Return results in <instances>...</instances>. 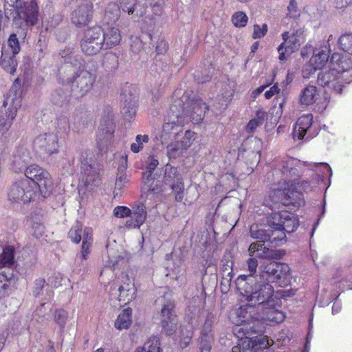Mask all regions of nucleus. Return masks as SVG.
<instances>
[{"instance_id":"nucleus-1","label":"nucleus","mask_w":352,"mask_h":352,"mask_svg":"<svg viewBox=\"0 0 352 352\" xmlns=\"http://www.w3.org/2000/svg\"><path fill=\"white\" fill-rule=\"evenodd\" d=\"M235 287L239 294L247 301L241 307L239 316L243 317V324L237 325L234 331L239 338L252 339V334H261L264 331V326L259 321L258 311H264L274 306L272 298L274 288L270 283L261 279L257 276L239 275L235 280Z\"/></svg>"},{"instance_id":"nucleus-2","label":"nucleus","mask_w":352,"mask_h":352,"mask_svg":"<svg viewBox=\"0 0 352 352\" xmlns=\"http://www.w3.org/2000/svg\"><path fill=\"white\" fill-rule=\"evenodd\" d=\"M60 66L56 79L58 84L70 85L72 94L77 98L92 89L96 76L85 69V61L74 47H67L59 52Z\"/></svg>"},{"instance_id":"nucleus-3","label":"nucleus","mask_w":352,"mask_h":352,"mask_svg":"<svg viewBox=\"0 0 352 352\" xmlns=\"http://www.w3.org/2000/svg\"><path fill=\"white\" fill-rule=\"evenodd\" d=\"M278 170L282 175L284 187L274 189L270 196L272 201L280 203L283 206L298 208L303 202L302 194L297 190L298 184V168L294 166V160H281L278 164Z\"/></svg>"},{"instance_id":"nucleus-4","label":"nucleus","mask_w":352,"mask_h":352,"mask_svg":"<svg viewBox=\"0 0 352 352\" xmlns=\"http://www.w3.org/2000/svg\"><path fill=\"white\" fill-rule=\"evenodd\" d=\"M331 64L332 68L328 72L318 74V84L341 94L344 84L352 80V58L349 55L334 53L331 58Z\"/></svg>"},{"instance_id":"nucleus-5","label":"nucleus","mask_w":352,"mask_h":352,"mask_svg":"<svg viewBox=\"0 0 352 352\" xmlns=\"http://www.w3.org/2000/svg\"><path fill=\"white\" fill-rule=\"evenodd\" d=\"M179 94L175 93L174 100H181L182 104L178 107L179 114L184 119L185 122L191 121L195 124L199 123L204 118L205 113L208 109L207 104L200 98L195 95L188 96L184 94L181 98Z\"/></svg>"},{"instance_id":"nucleus-6","label":"nucleus","mask_w":352,"mask_h":352,"mask_svg":"<svg viewBox=\"0 0 352 352\" xmlns=\"http://www.w3.org/2000/svg\"><path fill=\"white\" fill-rule=\"evenodd\" d=\"M181 104H182L181 100H174L170 106L169 111L162 126L161 134L162 143L168 140H176L182 133L183 125L186 122L178 110V107H181Z\"/></svg>"},{"instance_id":"nucleus-7","label":"nucleus","mask_w":352,"mask_h":352,"mask_svg":"<svg viewBox=\"0 0 352 352\" xmlns=\"http://www.w3.org/2000/svg\"><path fill=\"white\" fill-rule=\"evenodd\" d=\"M256 276L268 283L287 285L290 276V267L286 263L277 261L263 263L260 265L259 274Z\"/></svg>"},{"instance_id":"nucleus-8","label":"nucleus","mask_w":352,"mask_h":352,"mask_svg":"<svg viewBox=\"0 0 352 352\" xmlns=\"http://www.w3.org/2000/svg\"><path fill=\"white\" fill-rule=\"evenodd\" d=\"M24 172L25 178L33 181L36 188L43 198L47 197L52 192L53 182L50 173L36 164L28 166Z\"/></svg>"},{"instance_id":"nucleus-9","label":"nucleus","mask_w":352,"mask_h":352,"mask_svg":"<svg viewBox=\"0 0 352 352\" xmlns=\"http://www.w3.org/2000/svg\"><path fill=\"white\" fill-rule=\"evenodd\" d=\"M36 188V184L28 179H22L14 182L10 188L8 197L10 200L23 203L30 202L40 195Z\"/></svg>"},{"instance_id":"nucleus-10","label":"nucleus","mask_w":352,"mask_h":352,"mask_svg":"<svg viewBox=\"0 0 352 352\" xmlns=\"http://www.w3.org/2000/svg\"><path fill=\"white\" fill-rule=\"evenodd\" d=\"M104 46L102 29L100 26H94L87 29L80 41V47L83 53L88 56L98 54Z\"/></svg>"},{"instance_id":"nucleus-11","label":"nucleus","mask_w":352,"mask_h":352,"mask_svg":"<svg viewBox=\"0 0 352 352\" xmlns=\"http://www.w3.org/2000/svg\"><path fill=\"white\" fill-rule=\"evenodd\" d=\"M267 217V224L278 226L283 232H294L298 227V220L292 213L282 210L274 212Z\"/></svg>"},{"instance_id":"nucleus-12","label":"nucleus","mask_w":352,"mask_h":352,"mask_svg":"<svg viewBox=\"0 0 352 352\" xmlns=\"http://www.w3.org/2000/svg\"><path fill=\"white\" fill-rule=\"evenodd\" d=\"M164 182L175 193V201H182L184 196V184L177 168L168 164L166 166Z\"/></svg>"},{"instance_id":"nucleus-13","label":"nucleus","mask_w":352,"mask_h":352,"mask_svg":"<svg viewBox=\"0 0 352 352\" xmlns=\"http://www.w3.org/2000/svg\"><path fill=\"white\" fill-rule=\"evenodd\" d=\"M161 327L166 335L170 336L177 329V316L175 311V305L171 300L166 301L161 310Z\"/></svg>"},{"instance_id":"nucleus-14","label":"nucleus","mask_w":352,"mask_h":352,"mask_svg":"<svg viewBox=\"0 0 352 352\" xmlns=\"http://www.w3.org/2000/svg\"><path fill=\"white\" fill-rule=\"evenodd\" d=\"M82 154L81 161V180L84 185L88 188L98 186L100 184V179L97 168L95 167V162L92 158H87V154Z\"/></svg>"},{"instance_id":"nucleus-15","label":"nucleus","mask_w":352,"mask_h":352,"mask_svg":"<svg viewBox=\"0 0 352 352\" xmlns=\"http://www.w3.org/2000/svg\"><path fill=\"white\" fill-rule=\"evenodd\" d=\"M34 148L41 154L50 155L58 153V135L54 133H44L40 134L34 141Z\"/></svg>"},{"instance_id":"nucleus-16","label":"nucleus","mask_w":352,"mask_h":352,"mask_svg":"<svg viewBox=\"0 0 352 352\" xmlns=\"http://www.w3.org/2000/svg\"><path fill=\"white\" fill-rule=\"evenodd\" d=\"M214 317L211 314L207 315L199 337V352H210L214 342L212 325Z\"/></svg>"},{"instance_id":"nucleus-17","label":"nucleus","mask_w":352,"mask_h":352,"mask_svg":"<svg viewBox=\"0 0 352 352\" xmlns=\"http://www.w3.org/2000/svg\"><path fill=\"white\" fill-rule=\"evenodd\" d=\"M313 122V115L311 113L301 116L296 121L294 129V139L302 140L306 141L311 139L313 135L311 133V128Z\"/></svg>"},{"instance_id":"nucleus-18","label":"nucleus","mask_w":352,"mask_h":352,"mask_svg":"<svg viewBox=\"0 0 352 352\" xmlns=\"http://www.w3.org/2000/svg\"><path fill=\"white\" fill-rule=\"evenodd\" d=\"M20 26L23 23L34 25L38 20V7L35 0L23 2L19 6Z\"/></svg>"},{"instance_id":"nucleus-19","label":"nucleus","mask_w":352,"mask_h":352,"mask_svg":"<svg viewBox=\"0 0 352 352\" xmlns=\"http://www.w3.org/2000/svg\"><path fill=\"white\" fill-rule=\"evenodd\" d=\"M93 16V6L89 3L82 4L76 8L72 13V23L76 27L87 25Z\"/></svg>"},{"instance_id":"nucleus-20","label":"nucleus","mask_w":352,"mask_h":352,"mask_svg":"<svg viewBox=\"0 0 352 352\" xmlns=\"http://www.w3.org/2000/svg\"><path fill=\"white\" fill-rule=\"evenodd\" d=\"M248 254L251 257L261 259H273L279 258L277 252L267 247L261 241L252 243L248 248Z\"/></svg>"},{"instance_id":"nucleus-21","label":"nucleus","mask_w":352,"mask_h":352,"mask_svg":"<svg viewBox=\"0 0 352 352\" xmlns=\"http://www.w3.org/2000/svg\"><path fill=\"white\" fill-rule=\"evenodd\" d=\"M120 10L127 13L134 21L146 14V8L138 0H119Z\"/></svg>"},{"instance_id":"nucleus-22","label":"nucleus","mask_w":352,"mask_h":352,"mask_svg":"<svg viewBox=\"0 0 352 352\" xmlns=\"http://www.w3.org/2000/svg\"><path fill=\"white\" fill-rule=\"evenodd\" d=\"M146 216L145 205L138 203L133 207L130 219L126 221L125 226L129 229L140 228L145 221Z\"/></svg>"},{"instance_id":"nucleus-23","label":"nucleus","mask_w":352,"mask_h":352,"mask_svg":"<svg viewBox=\"0 0 352 352\" xmlns=\"http://www.w3.org/2000/svg\"><path fill=\"white\" fill-rule=\"evenodd\" d=\"M304 41L305 38L303 30L301 29L296 30L294 33L292 34V37L283 50L285 52V55H286V54L290 55L291 54L298 51L301 44L303 43Z\"/></svg>"},{"instance_id":"nucleus-24","label":"nucleus","mask_w":352,"mask_h":352,"mask_svg":"<svg viewBox=\"0 0 352 352\" xmlns=\"http://www.w3.org/2000/svg\"><path fill=\"white\" fill-rule=\"evenodd\" d=\"M329 53L330 50L327 47L314 50L311 62L314 64L315 69H320L326 65L329 58Z\"/></svg>"},{"instance_id":"nucleus-25","label":"nucleus","mask_w":352,"mask_h":352,"mask_svg":"<svg viewBox=\"0 0 352 352\" xmlns=\"http://www.w3.org/2000/svg\"><path fill=\"white\" fill-rule=\"evenodd\" d=\"M120 16V10L118 5L115 3H109L104 10L102 23L107 25H113L118 21Z\"/></svg>"},{"instance_id":"nucleus-26","label":"nucleus","mask_w":352,"mask_h":352,"mask_svg":"<svg viewBox=\"0 0 352 352\" xmlns=\"http://www.w3.org/2000/svg\"><path fill=\"white\" fill-rule=\"evenodd\" d=\"M0 65L6 72L13 75L15 73L17 67L16 55H10L7 52L2 50Z\"/></svg>"},{"instance_id":"nucleus-27","label":"nucleus","mask_w":352,"mask_h":352,"mask_svg":"<svg viewBox=\"0 0 352 352\" xmlns=\"http://www.w3.org/2000/svg\"><path fill=\"white\" fill-rule=\"evenodd\" d=\"M82 248L80 256L77 255V258H80L83 261H86L90 253L89 248L92 243V230L90 228H85L82 230Z\"/></svg>"},{"instance_id":"nucleus-28","label":"nucleus","mask_w":352,"mask_h":352,"mask_svg":"<svg viewBox=\"0 0 352 352\" xmlns=\"http://www.w3.org/2000/svg\"><path fill=\"white\" fill-rule=\"evenodd\" d=\"M118 292V300L124 304L129 302L136 297V289L134 283H126L120 286Z\"/></svg>"},{"instance_id":"nucleus-29","label":"nucleus","mask_w":352,"mask_h":352,"mask_svg":"<svg viewBox=\"0 0 352 352\" xmlns=\"http://www.w3.org/2000/svg\"><path fill=\"white\" fill-rule=\"evenodd\" d=\"M102 36L104 38V45L107 48H111L120 43L121 35L120 30L116 28H111L104 32L102 30Z\"/></svg>"},{"instance_id":"nucleus-30","label":"nucleus","mask_w":352,"mask_h":352,"mask_svg":"<svg viewBox=\"0 0 352 352\" xmlns=\"http://www.w3.org/2000/svg\"><path fill=\"white\" fill-rule=\"evenodd\" d=\"M268 226L269 236L267 238V243L271 244L272 246L279 245L286 238L285 232H283L280 228H278V226L273 225Z\"/></svg>"},{"instance_id":"nucleus-31","label":"nucleus","mask_w":352,"mask_h":352,"mask_svg":"<svg viewBox=\"0 0 352 352\" xmlns=\"http://www.w3.org/2000/svg\"><path fill=\"white\" fill-rule=\"evenodd\" d=\"M16 115V109L13 107H9L5 113H1L0 115V131L4 133L8 130Z\"/></svg>"},{"instance_id":"nucleus-32","label":"nucleus","mask_w":352,"mask_h":352,"mask_svg":"<svg viewBox=\"0 0 352 352\" xmlns=\"http://www.w3.org/2000/svg\"><path fill=\"white\" fill-rule=\"evenodd\" d=\"M143 179H144L143 189L147 191V196L150 194H157L161 191V182L155 178L154 175L148 174Z\"/></svg>"},{"instance_id":"nucleus-33","label":"nucleus","mask_w":352,"mask_h":352,"mask_svg":"<svg viewBox=\"0 0 352 352\" xmlns=\"http://www.w3.org/2000/svg\"><path fill=\"white\" fill-rule=\"evenodd\" d=\"M317 88L314 85H308L304 88L300 94V102L302 105H310L316 101Z\"/></svg>"},{"instance_id":"nucleus-34","label":"nucleus","mask_w":352,"mask_h":352,"mask_svg":"<svg viewBox=\"0 0 352 352\" xmlns=\"http://www.w3.org/2000/svg\"><path fill=\"white\" fill-rule=\"evenodd\" d=\"M280 88L277 83L274 84L269 90L265 92V97L266 99H270L273 96L276 94V104H278L279 108L283 110L285 105L286 102V94L283 92L280 93Z\"/></svg>"},{"instance_id":"nucleus-35","label":"nucleus","mask_w":352,"mask_h":352,"mask_svg":"<svg viewBox=\"0 0 352 352\" xmlns=\"http://www.w3.org/2000/svg\"><path fill=\"white\" fill-rule=\"evenodd\" d=\"M29 225L31 226L30 232L32 236L38 239L43 236L45 231V226L41 218L38 215L32 216L28 220Z\"/></svg>"},{"instance_id":"nucleus-36","label":"nucleus","mask_w":352,"mask_h":352,"mask_svg":"<svg viewBox=\"0 0 352 352\" xmlns=\"http://www.w3.org/2000/svg\"><path fill=\"white\" fill-rule=\"evenodd\" d=\"M132 310L127 308L120 313L115 322V327L120 330L128 329L132 322L131 320Z\"/></svg>"},{"instance_id":"nucleus-37","label":"nucleus","mask_w":352,"mask_h":352,"mask_svg":"<svg viewBox=\"0 0 352 352\" xmlns=\"http://www.w3.org/2000/svg\"><path fill=\"white\" fill-rule=\"evenodd\" d=\"M30 161L29 153L23 152L21 155H16L13 160V169L16 173L23 172Z\"/></svg>"},{"instance_id":"nucleus-38","label":"nucleus","mask_w":352,"mask_h":352,"mask_svg":"<svg viewBox=\"0 0 352 352\" xmlns=\"http://www.w3.org/2000/svg\"><path fill=\"white\" fill-rule=\"evenodd\" d=\"M232 256L230 252H226L220 263V274L221 276H233Z\"/></svg>"},{"instance_id":"nucleus-39","label":"nucleus","mask_w":352,"mask_h":352,"mask_svg":"<svg viewBox=\"0 0 352 352\" xmlns=\"http://www.w3.org/2000/svg\"><path fill=\"white\" fill-rule=\"evenodd\" d=\"M73 120L74 124L78 130L85 125L88 121V113L85 107H79L75 109L73 114Z\"/></svg>"},{"instance_id":"nucleus-40","label":"nucleus","mask_w":352,"mask_h":352,"mask_svg":"<svg viewBox=\"0 0 352 352\" xmlns=\"http://www.w3.org/2000/svg\"><path fill=\"white\" fill-rule=\"evenodd\" d=\"M269 227L266 229L259 226L257 224H253L250 226V233L251 237L256 239V241H261V243H267V238Z\"/></svg>"},{"instance_id":"nucleus-41","label":"nucleus","mask_w":352,"mask_h":352,"mask_svg":"<svg viewBox=\"0 0 352 352\" xmlns=\"http://www.w3.org/2000/svg\"><path fill=\"white\" fill-rule=\"evenodd\" d=\"M160 338L157 336L150 338L142 348H138L135 352H160Z\"/></svg>"},{"instance_id":"nucleus-42","label":"nucleus","mask_w":352,"mask_h":352,"mask_svg":"<svg viewBox=\"0 0 352 352\" xmlns=\"http://www.w3.org/2000/svg\"><path fill=\"white\" fill-rule=\"evenodd\" d=\"M234 332L235 335L237 336V338L241 342H243V343H242L243 346L241 348V346H240V344H239L237 346H233L230 352H247V350H245V348L250 349V348L254 347V343L256 342V339L258 337L256 336V334H252L251 336V337H254V338L250 339V338H245V337L243 338H239V336L238 335H240L241 336L242 333L241 334H239V333H236L237 332H235L234 331Z\"/></svg>"},{"instance_id":"nucleus-43","label":"nucleus","mask_w":352,"mask_h":352,"mask_svg":"<svg viewBox=\"0 0 352 352\" xmlns=\"http://www.w3.org/2000/svg\"><path fill=\"white\" fill-rule=\"evenodd\" d=\"M70 130V125L68 118L66 116H60L57 119L56 126V134L58 138H65Z\"/></svg>"},{"instance_id":"nucleus-44","label":"nucleus","mask_w":352,"mask_h":352,"mask_svg":"<svg viewBox=\"0 0 352 352\" xmlns=\"http://www.w3.org/2000/svg\"><path fill=\"white\" fill-rule=\"evenodd\" d=\"M102 67L108 72H113L118 67V56L113 52H107L102 59Z\"/></svg>"},{"instance_id":"nucleus-45","label":"nucleus","mask_w":352,"mask_h":352,"mask_svg":"<svg viewBox=\"0 0 352 352\" xmlns=\"http://www.w3.org/2000/svg\"><path fill=\"white\" fill-rule=\"evenodd\" d=\"M14 261V249L12 246L3 248L0 255V267L7 265H13Z\"/></svg>"},{"instance_id":"nucleus-46","label":"nucleus","mask_w":352,"mask_h":352,"mask_svg":"<svg viewBox=\"0 0 352 352\" xmlns=\"http://www.w3.org/2000/svg\"><path fill=\"white\" fill-rule=\"evenodd\" d=\"M167 155L170 159L179 157L184 151L187 150L181 141H175L166 146Z\"/></svg>"},{"instance_id":"nucleus-47","label":"nucleus","mask_w":352,"mask_h":352,"mask_svg":"<svg viewBox=\"0 0 352 352\" xmlns=\"http://www.w3.org/2000/svg\"><path fill=\"white\" fill-rule=\"evenodd\" d=\"M69 96L63 88L56 89L52 94V102L57 105L62 107L69 102Z\"/></svg>"},{"instance_id":"nucleus-48","label":"nucleus","mask_w":352,"mask_h":352,"mask_svg":"<svg viewBox=\"0 0 352 352\" xmlns=\"http://www.w3.org/2000/svg\"><path fill=\"white\" fill-rule=\"evenodd\" d=\"M12 265H7L6 267H1L0 272V278L3 282L8 283L9 285L14 283L16 280V274L14 273Z\"/></svg>"},{"instance_id":"nucleus-49","label":"nucleus","mask_w":352,"mask_h":352,"mask_svg":"<svg viewBox=\"0 0 352 352\" xmlns=\"http://www.w3.org/2000/svg\"><path fill=\"white\" fill-rule=\"evenodd\" d=\"M107 122V126L105 128L100 127L98 133V140L102 141V140L101 137L102 136L103 139L105 140V143H107L111 140L114 132L113 123L109 120Z\"/></svg>"},{"instance_id":"nucleus-50","label":"nucleus","mask_w":352,"mask_h":352,"mask_svg":"<svg viewBox=\"0 0 352 352\" xmlns=\"http://www.w3.org/2000/svg\"><path fill=\"white\" fill-rule=\"evenodd\" d=\"M338 44L342 51L352 55V34H344L338 39Z\"/></svg>"},{"instance_id":"nucleus-51","label":"nucleus","mask_w":352,"mask_h":352,"mask_svg":"<svg viewBox=\"0 0 352 352\" xmlns=\"http://www.w3.org/2000/svg\"><path fill=\"white\" fill-rule=\"evenodd\" d=\"M121 111L125 120H130L132 119L136 113L135 100H130L128 102L126 100Z\"/></svg>"},{"instance_id":"nucleus-52","label":"nucleus","mask_w":352,"mask_h":352,"mask_svg":"<svg viewBox=\"0 0 352 352\" xmlns=\"http://www.w3.org/2000/svg\"><path fill=\"white\" fill-rule=\"evenodd\" d=\"M4 14L6 19L8 20H10L12 19L16 25H20L19 6H16L10 8L6 6Z\"/></svg>"},{"instance_id":"nucleus-53","label":"nucleus","mask_w":352,"mask_h":352,"mask_svg":"<svg viewBox=\"0 0 352 352\" xmlns=\"http://www.w3.org/2000/svg\"><path fill=\"white\" fill-rule=\"evenodd\" d=\"M193 335V331L191 328H188L185 326L180 327V339L181 346L182 348H186L188 346Z\"/></svg>"},{"instance_id":"nucleus-54","label":"nucleus","mask_w":352,"mask_h":352,"mask_svg":"<svg viewBox=\"0 0 352 352\" xmlns=\"http://www.w3.org/2000/svg\"><path fill=\"white\" fill-rule=\"evenodd\" d=\"M149 140L148 135H137L135 142L131 144V150L134 153H139L143 148V144L147 143Z\"/></svg>"},{"instance_id":"nucleus-55","label":"nucleus","mask_w":352,"mask_h":352,"mask_svg":"<svg viewBox=\"0 0 352 352\" xmlns=\"http://www.w3.org/2000/svg\"><path fill=\"white\" fill-rule=\"evenodd\" d=\"M82 226L77 223L68 233L69 238L75 243H78L82 240Z\"/></svg>"},{"instance_id":"nucleus-56","label":"nucleus","mask_w":352,"mask_h":352,"mask_svg":"<svg viewBox=\"0 0 352 352\" xmlns=\"http://www.w3.org/2000/svg\"><path fill=\"white\" fill-rule=\"evenodd\" d=\"M67 317V312L63 309H57L54 312V320L58 324L61 330L65 329Z\"/></svg>"},{"instance_id":"nucleus-57","label":"nucleus","mask_w":352,"mask_h":352,"mask_svg":"<svg viewBox=\"0 0 352 352\" xmlns=\"http://www.w3.org/2000/svg\"><path fill=\"white\" fill-rule=\"evenodd\" d=\"M248 17L243 12H237L232 16V21L234 26L238 28L245 27L248 23Z\"/></svg>"},{"instance_id":"nucleus-58","label":"nucleus","mask_w":352,"mask_h":352,"mask_svg":"<svg viewBox=\"0 0 352 352\" xmlns=\"http://www.w3.org/2000/svg\"><path fill=\"white\" fill-rule=\"evenodd\" d=\"M291 37H292V34H289V33L288 32H284L282 34V38H283V42L282 43H280V45L277 48V51L279 54L278 59L280 61H284L287 59V56H286V55H285V52L283 51V50H284L285 45L289 42V40L290 39Z\"/></svg>"},{"instance_id":"nucleus-59","label":"nucleus","mask_w":352,"mask_h":352,"mask_svg":"<svg viewBox=\"0 0 352 352\" xmlns=\"http://www.w3.org/2000/svg\"><path fill=\"white\" fill-rule=\"evenodd\" d=\"M212 75V72L210 71V69H205L203 71H197L194 74V78L198 83H204L211 79Z\"/></svg>"},{"instance_id":"nucleus-60","label":"nucleus","mask_w":352,"mask_h":352,"mask_svg":"<svg viewBox=\"0 0 352 352\" xmlns=\"http://www.w3.org/2000/svg\"><path fill=\"white\" fill-rule=\"evenodd\" d=\"M8 43L9 47L12 52V54L16 55L20 52L21 47L19 41L15 34H12L10 35L8 40Z\"/></svg>"},{"instance_id":"nucleus-61","label":"nucleus","mask_w":352,"mask_h":352,"mask_svg":"<svg viewBox=\"0 0 352 352\" xmlns=\"http://www.w3.org/2000/svg\"><path fill=\"white\" fill-rule=\"evenodd\" d=\"M155 69L156 72L159 74V75L162 76V77L168 76V75L170 73L169 65L162 60L156 61Z\"/></svg>"},{"instance_id":"nucleus-62","label":"nucleus","mask_w":352,"mask_h":352,"mask_svg":"<svg viewBox=\"0 0 352 352\" xmlns=\"http://www.w3.org/2000/svg\"><path fill=\"white\" fill-rule=\"evenodd\" d=\"M158 164V160L153 155H150L146 161V171L143 173V178L146 177L148 174L153 175V171Z\"/></svg>"},{"instance_id":"nucleus-63","label":"nucleus","mask_w":352,"mask_h":352,"mask_svg":"<svg viewBox=\"0 0 352 352\" xmlns=\"http://www.w3.org/2000/svg\"><path fill=\"white\" fill-rule=\"evenodd\" d=\"M131 210L126 206H118L113 209V214L116 217L124 218L130 217Z\"/></svg>"},{"instance_id":"nucleus-64","label":"nucleus","mask_w":352,"mask_h":352,"mask_svg":"<svg viewBox=\"0 0 352 352\" xmlns=\"http://www.w3.org/2000/svg\"><path fill=\"white\" fill-rule=\"evenodd\" d=\"M130 39L131 42V51L134 53H138L142 49L144 45L142 40L136 36H131Z\"/></svg>"}]
</instances>
